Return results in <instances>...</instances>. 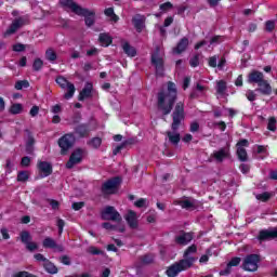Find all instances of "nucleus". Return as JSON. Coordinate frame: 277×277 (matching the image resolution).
<instances>
[{
	"label": "nucleus",
	"mask_w": 277,
	"mask_h": 277,
	"mask_svg": "<svg viewBox=\"0 0 277 277\" xmlns=\"http://www.w3.org/2000/svg\"><path fill=\"white\" fill-rule=\"evenodd\" d=\"M177 205H180V207H182V209H194V202L189 201V200H180L177 201Z\"/></svg>",
	"instance_id": "a18cd8bd"
},
{
	"label": "nucleus",
	"mask_w": 277,
	"mask_h": 277,
	"mask_svg": "<svg viewBox=\"0 0 277 277\" xmlns=\"http://www.w3.org/2000/svg\"><path fill=\"white\" fill-rule=\"evenodd\" d=\"M92 92H94V84H92V82H85L84 88L78 95V101L83 102L87 98H92Z\"/></svg>",
	"instance_id": "dca6fc26"
},
{
	"label": "nucleus",
	"mask_w": 277,
	"mask_h": 277,
	"mask_svg": "<svg viewBox=\"0 0 277 277\" xmlns=\"http://www.w3.org/2000/svg\"><path fill=\"white\" fill-rule=\"evenodd\" d=\"M276 29V22L275 21H266L265 23V31H268V34H272Z\"/></svg>",
	"instance_id": "49530a36"
},
{
	"label": "nucleus",
	"mask_w": 277,
	"mask_h": 277,
	"mask_svg": "<svg viewBox=\"0 0 277 277\" xmlns=\"http://www.w3.org/2000/svg\"><path fill=\"white\" fill-rule=\"evenodd\" d=\"M194 263H196V258H194V256L184 258V259L180 260L179 262H176L177 267H180L181 272H185V271L189 269V267H192L194 265Z\"/></svg>",
	"instance_id": "412c9836"
},
{
	"label": "nucleus",
	"mask_w": 277,
	"mask_h": 277,
	"mask_svg": "<svg viewBox=\"0 0 277 277\" xmlns=\"http://www.w3.org/2000/svg\"><path fill=\"white\" fill-rule=\"evenodd\" d=\"M123 53L128 55V57H135L137 55V50L131 45L130 42H124L122 44Z\"/></svg>",
	"instance_id": "b1692460"
},
{
	"label": "nucleus",
	"mask_w": 277,
	"mask_h": 277,
	"mask_svg": "<svg viewBox=\"0 0 277 277\" xmlns=\"http://www.w3.org/2000/svg\"><path fill=\"white\" fill-rule=\"evenodd\" d=\"M42 246L43 248L55 250V248L57 247V242H55V240L51 237H45L42 241Z\"/></svg>",
	"instance_id": "c85d7f7f"
},
{
	"label": "nucleus",
	"mask_w": 277,
	"mask_h": 277,
	"mask_svg": "<svg viewBox=\"0 0 277 277\" xmlns=\"http://www.w3.org/2000/svg\"><path fill=\"white\" fill-rule=\"evenodd\" d=\"M16 181L17 183H27L29 181V171H19Z\"/></svg>",
	"instance_id": "473e14b6"
},
{
	"label": "nucleus",
	"mask_w": 277,
	"mask_h": 277,
	"mask_svg": "<svg viewBox=\"0 0 277 277\" xmlns=\"http://www.w3.org/2000/svg\"><path fill=\"white\" fill-rule=\"evenodd\" d=\"M12 49L15 53H23V51H25V49H27V47L23 43H15V44H13Z\"/></svg>",
	"instance_id": "864d4df0"
},
{
	"label": "nucleus",
	"mask_w": 277,
	"mask_h": 277,
	"mask_svg": "<svg viewBox=\"0 0 277 277\" xmlns=\"http://www.w3.org/2000/svg\"><path fill=\"white\" fill-rule=\"evenodd\" d=\"M248 101H250V103H254V101H256V93H254V91L249 90L246 94Z\"/></svg>",
	"instance_id": "69168bd1"
},
{
	"label": "nucleus",
	"mask_w": 277,
	"mask_h": 277,
	"mask_svg": "<svg viewBox=\"0 0 277 277\" xmlns=\"http://www.w3.org/2000/svg\"><path fill=\"white\" fill-rule=\"evenodd\" d=\"M194 239L193 233L181 230L180 235L175 236L174 241L177 246H187Z\"/></svg>",
	"instance_id": "4468645a"
},
{
	"label": "nucleus",
	"mask_w": 277,
	"mask_h": 277,
	"mask_svg": "<svg viewBox=\"0 0 277 277\" xmlns=\"http://www.w3.org/2000/svg\"><path fill=\"white\" fill-rule=\"evenodd\" d=\"M141 261L144 265H150V263L154 261V258L150 254H145L142 256Z\"/></svg>",
	"instance_id": "4d7b16f0"
},
{
	"label": "nucleus",
	"mask_w": 277,
	"mask_h": 277,
	"mask_svg": "<svg viewBox=\"0 0 277 277\" xmlns=\"http://www.w3.org/2000/svg\"><path fill=\"white\" fill-rule=\"evenodd\" d=\"M248 146H250V142L248 141V138H241L236 144L237 148H248Z\"/></svg>",
	"instance_id": "5fc2aeb1"
},
{
	"label": "nucleus",
	"mask_w": 277,
	"mask_h": 277,
	"mask_svg": "<svg viewBox=\"0 0 277 277\" xmlns=\"http://www.w3.org/2000/svg\"><path fill=\"white\" fill-rule=\"evenodd\" d=\"M75 92H77V89L75 88V84H72L71 82L67 85V92L64 94V98L66 101H70V98L75 96Z\"/></svg>",
	"instance_id": "c756f323"
},
{
	"label": "nucleus",
	"mask_w": 277,
	"mask_h": 277,
	"mask_svg": "<svg viewBox=\"0 0 277 277\" xmlns=\"http://www.w3.org/2000/svg\"><path fill=\"white\" fill-rule=\"evenodd\" d=\"M89 254H92L93 256H101L105 254V252L94 246L89 247L88 249Z\"/></svg>",
	"instance_id": "ea45409f"
},
{
	"label": "nucleus",
	"mask_w": 277,
	"mask_h": 277,
	"mask_svg": "<svg viewBox=\"0 0 277 277\" xmlns=\"http://www.w3.org/2000/svg\"><path fill=\"white\" fill-rule=\"evenodd\" d=\"M42 66H44V62L41 58H35L32 63V70L35 72H40V70H42Z\"/></svg>",
	"instance_id": "c9c22d12"
},
{
	"label": "nucleus",
	"mask_w": 277,
	"mask_h": 277,
	"mask_svg": "<svg viewBox=\"0 0 277 277\" xmlns=\"http://www.w3.org/2000/svg\"><path fill=\"white\" fill-rule=\"evenodd\" d=\"M101 144H103L102 137H93L89 141V146H92V148L98 149L101 148Z\"/></svg>",
	"instance_id": "4c0bfd02"
},
{
	"label": "nucleus",
	"mask_w": 277,
	"mask_h": 277,
	"mask_svg": "<svg viewBox=\"0 0 277 277\" xmlns=\"http://www.w3.org/2000/svg\"><path fill=\"white\" fill-rule=\"evenodd\" d=\"M126 221L129 227L132 228V230H135V228L140 226V224L137 223V213H135V211L133 210H130L128 212V214L126 215Z\"/></svg>",
	"instance_id": "6ab92c4d"
},
{
	"label": "nucleus",
	"mask_w": 277,
	"mask_h": 277,
	"mask_svg": "<svg viewBox=\"0 0 277 277\" xmlns=\"http://www.w3.org/2000/svg\"><path fill=\"white\" fill-rule=\"evenodd\" d=\"M187 47H189V38L184 37L177 42L176 47L173 48V53L181 55V53H185V51H187Z\"/></svg>",
	"instance_id": "aec40b11"
},
{
	"label": "nucleus",
	"mask_w": 277,
	"mask_h": 277,
	"mask_svg": "<svg viewBox=\"0 0 277 277\" xmlns=\"http://www.w3.org/2000/svg\"><path fill=\"white\" fill-rule=\"evenodd\" d=\"M56 226L58 228L60 235H62V233H64V226H66V221H64V219H58Z\"/></svg>",
	"instance_id": "0e129e2a"
},
{
	"label": "nucleus",
	"mask_w": 277,
	"mask_h": 277,
	"mask_svg": "<svg viewBox=\"0 0 277 277\" xmlns=\"http://www.w3.org/2000/svg\"><path fill=\"white\" fill-rule=\"evenodd\" d=\"M43 268L48 274H52V275L57 274V272H60L57 266L50 260H48V261H45V263H43Z\"/></svg>",
	"instance_id": "a878e982"
},
{
	"label": "nucleus",
	"mask_w": 277,
	"mask_h": 277,
	"mask_svg": "<svg viewBox=\"0 0 277 277\" xmlns=\"http://www.w3.org/2000/svg\"><path fill=\"white\" fill-rule=\"evenodd\" d=\"M247 81L252 85H254V83L258 85L254 92H259L262 96H272V84H269V81L265 80L263 71L256 69L252 70L249 72Z\"/></svg>",
	"instance_id": "f03ea898"
},
{
	"label": "nucleus",
	"mask_w": 277,
	"mask_h": 277,
	"mask_svg": "<svg viewBox=\"0 0 277 277\" xmlns=\"http://www.w3.org/2000/svg\"><path fill=\"white\" fill-rule=\"evenodd\" d=\"M77 142V138L75 137V133H66L63 136H61L57 141L58 147L61 148V155H68V151L72 146H75V143Z\"/></svg>",
	"instance_id": "423d86ee"
},
{
	"label": "nucleus",
	"mask_w": 277,
	"mask_h": 277,
	"mask_svg": "<svg viewBox=\"0 0 277 277\" xmlns=\"http://www.w3.org/2000/svg\"><path fill=\"white\" fill-rule=\"evenodd\" d=\"M259 263H261V255L255 253L248 254L242 262V269L245 272H256Z\"/></svg>",
	"instance_id": "0eeeda50"
},
{
	"label": "nucleus",
	"mask_w": 277,
	"mask_h": 277,
	"mask_svg": "<svg viewBox=\"0 0 277 277\" xmlns=\"http://www.w3.org/2000/svg\"><path fill=\"white\" fill-rule=\"evenodd\" d=\"M21 166L22 168H29V166H31V158H29V156L23 157L21 160Z\"/></svg>",
	"instance_id": "13d9d810"
},
{
	"label": "nucleus",
	"mask_w": 277,
	"mask_h": 277,
	"mask_svg": "<svg viewBox=\"0 0 277 277\" xmlns=\"http://www.w3.org/2000/svg\"><path fill=\"white\" fill-rule=\"evenodd\" d=\"M226 81L224 80H220L217 83H216V92L217 94H224V92H226Z\"/></svg>",
	"instance_id": "79ce46f5"
},
{
	"label": "nucleus",
	"mask_w": 277,
	"mask_h": 277,
	"mask_svg": "<svg viewBox=\"0 0 277 277\" xmlns=\"http://www.w3.org/2000/svg\"><path fill=\"white\" fill-rule=\"evenodd\" d=\"M23 25H25V19L23 17H18L15 18L11 25L9 26V28L4 31L3 34V38H8L10 36H14V34L16 32V30L21 29V27H23Z\"/></svg>",
	"instance_id": "f8f14e48"
},
{
	"label": "nucleus",
	"mask_w": 277,
	"mask_h": 277,
	"mask_svg": "<svg viewBox=\"0 0 277 277\" xmlns=\"http://www.w3.org/2000/svg\"><path fill=\"white\" fill-rule=\"evenodd\" d=\"M83 207H85V202L84 201L74 202L71 205V209L74 211H81V209H83Z\"/></svg>",
	"instance_id": "bf43d9fd"
},
{
	"label": "nucleus",
	"mask_w": 277,
	"mask_h": 277,
	"mask_svg": "<svg viewBox=\"0 0 277 277\" xmlns=\"http://www.w3.org/2000/svg\"><path fill=\"white\" fill-rule=\"evenodd\" d=\"M25 133L27 134L25 150H26L27 155H34V146L36 144V138L34 137V133L30 132L29 129H26Z\"/></svg>",
	"instance_id": "a211bd4d"
},
{
	"label": "nucleus",
	"mask_w": 277,
	"mask_h": 277,
	"mask_svg": "<svg viewBox=\"0 0 277 277\" xmlns=\"http://www.w3.org/2000/svg\"><path fill=\"white\" fill-rule=\"evenodd\" d=\"M37 168L41 174V179H47V176H51V174H53V164L49 161H38Z\"/></svg>",
	"instance_id": "ddd939ff"
},
{
	"label": "nucleus",
	"mask_w": 277,
	"mask_h": 277,
	"mask_svg": "<svg viewBox=\"0 0 277 277\" xmlns=\"http://www.w3.org/2000/svg\"><path fill=\"white\" fill-rule=\"evenodd\" d=\"M56 83L60 85V88H62L63 90H66V87L68 84H70L71 82L68 81L66 78H64L63 76H60L56 78Z\"/></svg>",
	"instance_id": "58836bf2"
},
{
	"label": "nucleus",
	"mask_w": 277,
	"mask_h": 277,
	"mask_svg": "<svg viewBox=\"0 0 277 277\" xmlns=\"http://www.w3.org/2000/svg\"><path fill=\"white\" fill-rule=\"evenodd\" d=\"M91 131L90 123H80L74 128V135H77L79 140H83L85 137H90Z\"/></svg>",
	"instance_id": "9b49d317"
},
{
	"label": "nucleus",
	"mask_w": 277,
	"mask_h": 277,
	"mask_svg": "<svg viewBox=\"0 0 277 277\" xmlns=\"http://www.w3.org/2000/svg\"><path fill=\"white\" fill-rule=\"evenodd\" d=\"M181 268L177 263L172 264L169 266L166 271V274L168 277H176L179 274H181Z\"/></svg>",
	"instance_id": "393cba45"
},
{
	"label": "nucleus",
	"mask_w": 277,
	"mask_h": 277,
	"mask_svg": "<svg viewBox=\"0 0 277 277\" xmlns=\"http://www.w3.org/2000/svg\"><path fill=\"white\" fill-rule=\"evenodd\" d=\"M122 184V177L115 176L102 184L101 193L103 196H114V194H118V189Z\"/></svg>",
	"instance_id": "20e7f679"
},
{
	"label": "nucleus",
	"mask_w": 277,
	"mask_h": 277,
	"mask_svg": "<svg viewBox=\"0 0 277 277\" xmlns=\"http://www.w3.org/2000/svg\"><path fill=\"white\" fill-rule=\"evenodd\" d=\"M9 114H12V116H18V114H23V104L15 103L12 104L9 108Z\"/></svg>",
	"instance_id": "bb28decb"
},
{
	"label": "nucleus",
	"mask_w": 277,
	"mask_h": 277,
	"mask_svg": "<svg viewBox=\"0 0 277 277\" xmlns=\"http://www.w3.org/2000/svg\"><path fill=\"white\" fill-rule=\"evenodd\" d=\"M47 201L49 202V205L53 209V211H57V209H60V201H57L55 199H47Z\"/></svg>",
	"instance_id": "e2e57ef3"
},
{
	"label": "nucleus",
	"mask_w": 277,
	"mask_h": 277,
	"mask_svg": "<svg viewBox=\"0 0 277 277\" xmlns=\"http://www.w3.org/2000/svg\"><path fill=\"white\" fill-rule=\"evenodd\" d=\"M221 42H224V36L215 35L210 39V44H221Z\"/></svg>",
	"instance_id": "de8ad7c7"
},
{
	"label": "nucleus",
	"mask_w": 277,
	"mask_h": 277,
	"mask_svg": "<svg viewBox=\"0 0 277 277\" xmlns=\"http://www.w3.org/2000/svg\"><path fill=\"white\" fill-rule=\"evenodd\" d=\"M189 66H192V68H198V66H200V54H195L189 60Z\"/></svg>",
	"instance_id": "a19ab883"
},
{
	"label": "nucleus",
	"mask_w": 277,
	"mask_h": 277,
	"mask_svg": "<svg viewBox=\"0 0 277 277\" xmlns=\"http://www.w3.org/2000/svg\"><path fill=\"white\" fill-rule=\"evenodd\" d=\"M213 157L215 160L222 163V161L227 159V157H230V151L226 150V148H221L220 150L213 153Z\"/></svg>",
	"instance_id": "5701e85b"
},
{
	"label": "nucleus",
	"mask_w": 277,
	"mask_h": 277,
	"mask_svg": "<svg viewBox=\"0 0 277 277\" xmlns=\"http://www.w3.org/2000/svg\"><path fill=\"white\" fill-rule=\"evenodd\" d=\"M45 60H48V62H55L57 60V53L52 49H48L45 51Z\"/></svg>",
	"instance_id": "72a5a7b5"
},
{
	"label": "nucleus",
	"mask_w": 277,
	"mask_h": 277,
	"mask_svg": "<svg viewBox=\"0 0 277 277\" xmlns=\"http://www.w3.org/2000/svg\"><path fill=\"white\" fill-rule=\"evenodd\" d=\"M151 65L156 68V75L163 77V58L159 56V48H156L154 53H151L150 58Z\"/></svg>",
	"instance_id": "9d476101"
},
{
	"label": "nucleus",
	"mask_w": 277,
	"mask_h": 277,
	"mask_svg": "<svg viewBox=\"0 0 277 277\" xmlns=\"http://www.w3.org/2000/svg\"><path fill=\"white\" fill-rule=\"evenodd\" d=\"M272 239H277V228L273 229H262L259 232V241H272Z\"/></svg>",
	"instance_id": "2eb2a0df"
},
{
	"label": "nucleus",
	"mask_w": 277,
	"mask_h": 277,
	"mask_svg": "<svg viewBox=\"0 0 277 277\" xmlns=\"http://www.w3.org/2000/svg\"><path fill=\"white\" fill-rule=\"evenodd\" d=\"M83 161V149L82 148H76L68 161L66 162L65 167L67 168V170H72V168H75V166L81 163Z\"/></svg>",
	"instance_id": "1a4fd4ad"
},
{
	"label": "nucleus",
	"mask_w": 277,
	"mask_h": 277,
	"mask_svg": "<svg viewBox=\"0 0 277 277\" xmlns=\"http://www.w3.org/2000/svg\"><path fill=\"white\" fill-rule=\"evenodd\" d=\"M177 98L179 90L176 89V84L169 81L167 83V90H161L157 93L158 111H161L162 116H170Z\"/></svg>",
	"instance_id": "f257e3e1"
},
{
	"label": "nucleus",
	"mask_w": 277,
	"mask_h": 277,
	"mask_svg": "<svg viewBox=\"0 0 277 277\" xmlns=\"http://www.w3.org/2000/svg\"><path fill=\"white\" fill-rule=\"evenodd\" d=\"M276 117H271L269 119H268V123H267V129H268V131H276Z\"/></svg>",
	"instance_id": "8fccbe9b"
},
{
	"label": "nucleus",
	"mask_w": 277,
	"mask_h": 277,
	"mask_svg": "<svg viewBox=\"0 0 277 277\" xmlns=\"http://www.w3.org/2000/svg\"><path fill=\"white\" fill-rule=\"evenodd\" d=\"M236 155L239 159V161L246 162L248 161V151L243 147H238Z\"/></svg>",
	"instance_id": "7c9ffc66"
},
{
	"label": "nucleus",
	"mask_w": 277,
	"mask_h": 277,
	"mask_svg": "<svg viewBox=\"0 0 277 277\" xmlns=\"http://www.w3.org/2000/svg\"><path fill=\"white\" fill-rule=\"evenodd\" d=\"M102 220H109L110 222H122V216L120 212L116 210L114 206H107L101 211Z\"/></svg>",
	"instance_id": "6e6552de"
},
{
	"label": "nucleus",
	"mask_w": 277,
	"mask_h": 277,
	"mask_svg": "<svg viewBox=\"0 0 277 277\" xmlns=\"http://www.w3.org/2000/svg\"><path fill=\"white\" fill-rule=\"evenodd\" d=\"M34 259H36L38 262L47 263L49 259H47L42 253H37L34 255Z\"/></svg>",
	"instance_id": "774afa93"
},
{
	"label": "nucleus",
	"mask_w": 277,
	"mask_h": 277,
	"mask_svg": "<svg viewBox=\"0 0 277 277\" xmlns=\"http://www.w3.org/2000/svg\"><path fill=\"white\" fill-rule=\"evenodd\" d=\"M104 14L111 18L113 23H118V21H120V17L114 12V8L105 9Z\"/></svg>",
	"instance_id": "2f4dec72"
},
{
	"label": "nucleus",
	"mask_w": 277,
	"mask_h": 277,
	"mask_svg": "<svg viewBox=\"0 0 277 277\" xmlns=\"http://www.w3.org/2000/svg\"><path fill=\"white\" fill-rule=\"evenodd\" d=\"M189 131L190 133H198V131H200V123H198V121L192 122L189 127Z\"/></svg>",
	"instance_id": "052dcab7"
},
{
	"label": "nucleus",
	"mask_w": 277,
	"mask_h": 277,
	"mask_svg": "<svg viewBox=\"0 0 277 277\" xmlns=\"http://www.w3.org/2000/svg\"><path fill=\"white\" fill-rule=\"evenodd\" d=\"M81 120H83V116L79 111L71 116V124H81Z\"/></svg>",
	"instance_id": "37998d69"
},
{
	"label": "nucleus",
	"mask_w": 277,
	"mask_h": 277,
	"mask_svg": "<svg viewBox=\"0 0 277 277\" xmlns=\"http://www.w3.org/2000/svg\"><path fill=\"white\" fill-rule=\"evenodd\" d=\"M172 8H174V4H172V2H164L159 5V10H161V12H169V10H172Z\"/></svg>",
	"instance_id": "3c124183"
},
{
	"label": "nucleus",
	"mask_w": 277,
	"mask_h": 277,
	"mask_svg": "<svg viewBox=\"0 0 277 277\" xmlns=\"http://www.w3.org/2000/svg\"><path fill=\"white\" fill-rule=\"evenodd\" d=\"M60 4L62 5V8H68L69 10H71V12H74V14H77V16H83L87 27H92V25L96 23V19L94 18V16H96V13L94 11L82 8L72 0H60Z\"/></svg>",
	"instance_id": "7ed1b4c3"
},
{
	"label": "nucleus",
	"mask_w": 277,
	"mask_h": 277,
	"mask_svg": "<svg viewBox=\"0 0 277 277\" xmlns=\"http://www.w3.org/2000/svg\"><path fill=\"white\" fill-rule=\"evenodd\" d=\"M38 114H40V106H38V105L32 106L29 110V116L31 118H36V116H38Z\"/></svg>",
	"instance_id": "680f3d73"
},
{
	"label": "nucleus",
	"mask_w": 277,
	"mask_h": 277,
	"mask_svg": "<svg viewBox=\"0 0 277 277\" xmlns=\"http://www.w3.org/2000/svg\"><path fill=\"white\" fill-rule=\"evenodd\" d=\"M25 246L28 252H36V250H38V242H34L30 240V242L26 243Z\"/></svg>",
	"instance_id": "603ef678"
},
{
	"label": "nucleus",
	"mask_w": 277,
	"mask_h": 277,
	"mask_svg": "<svg viewBox=\"0 0 277 277\" xmlns=\"http://www.w3.org/2000/svg\"><path fill=\"white\" fill-rule=\"evenodd\" d=\"M19 239L22 241V243H24V246H26V243L34 241V237H31V234L27 230H22L19 233Z\"/></svg>",
	"instance_id": "cd10ccee"
},
{
	"label": "nucleus",
	"mask_w": 277,
	"mask_h": 277,
	"mask_svg": "<svg viewBox=\"0 0 277 277\" xmlns=\"http://www.w3.org/2000/svg\"><path fill=\"white\" fill-rule=\"evenodd\" d=\"M198 252V246H196V245H192V246H189L185 251H184V254H183V256H184V259H189L190 256H189V254H196Z\"/></svg>",
	"instance_id": "e433bc0d"
},
{
	"label": "nucleus",
	"mask_w": 277,
	"mask_h": 277,
	"mask_svg": "<svg viewBox=\"0 0 277 277\" xmlns=\"http://www.w3.org/2000/svg\"><path fill=\"white\" fill-rule=\"evenodd\" d=\"M146 23V17L142 14H136L132 17V24L136 29L137 34H142L144 31V24Z\"/></svg>",
	"instance_id": "f3484780"
},
{
	"label": "nucleus",
	"mask_w": 277,
	"mask_h": 277,
	"mask_svg": "<svg viewBox=\"0 0 277 277\" xmlns=\"http://www.w3.org/2000/svg\"><path fill=\"white\" fill-rule=\"evenodd\" d=\"M98 42L101 44V47H110V44H113L114 42V38L111 36H109V34L107 32H102L98 36Z\"/></svg>",
	"instance_id": "4be33fe9"
},
{
	"label": "nucleus",
	"mask_w": 277,
	"mask_h": 277,
	"mask_svg": "<svg viewBox=\"0 0 277 277\" xmlns=\"http://www.w3.org/2000/svg\"><path fill=\"white\" fill-rule=\"evenodd\" d=\"M60 263H62L63 265H70L71 264L70 256L68 255L61 256Z\"/></svg>",
	"instance_id": "338daca9"
},
{
	"label": "nucleus",
	"mask_w": 277,
	"mask_h": 277,
	"mask_svg": "<svg viewBox=\"0 0 277 277\" xmlns=\"http://www.w3.org/2000/svg\"><path fill=\"white\" fill-rule=\"evenodd\" d=\"M167 135L169 137V142H171V144H174V146H176L179 142H181L180 133L172 134V132H167Z\"/></svg>",
	"instance_id": "f704fd0d"
},
{
	"label": "nucleus",
	"mask_w": 277,
	"mask_h": 277,
	"mask_svg": "<svg viewBox=\"0 0 277 277\" xmlns=\"http://www.w3.org/2000/svg\"><path fill=\"white\" fill-rule=\"evenodd\" d=\"M258 200H261L262 202H267V200H269V198H272V195L267 192L262 193L260 195L256 196Z\"/></svg>",
	"instance_id": "6e6d98bb"
},
{
	"label": "nucleus",
	"mask_w": 277,
	"mask_h": 277,
	"mask_svg": "<svg viewBox=\"0 0 277 277\" xmlns=\"http://www.w3.org/2000/svg\"><path fill=\"white\" fill-rule=\"evenodd\" d=\"M241 263V258L235 256L232 258V260L227 263L229 267H239V264Z\"/></svg>",
	"instance_id": "09e8293b"
},
{
	"label": "nucleus",
	"mask_w": 277,
	"mask_h": 277,
	"mask_svg": "<svg viewBox=\"0 0 277 277\" xmlns=\"http://www.w3.org/2000/svg\"><path fill=\"white\" fill-rule=\"evenodd\" d=\"M171 116L173 120L171 129L172 131H179L182 120H185V103L177 102Z\"/></svg>",
	"instance_id": "39448f33"
},
{
	"label": "nucleus",
	"mask_w": 277,
	"mask_h": 277,
	"mask_svg": "<svg viewBox=\"0 0 277 277\" xmlns=\"http://www.w3.org/2000/svg\"><path fill=\"white\" fill-rule=\"evenodd\" d=\"M23 88L25 89L29 88L28 80H18L15 82V90H23Z\"/></svg>",
	"instance_id": "c03bdc74"
}]
</instances>
